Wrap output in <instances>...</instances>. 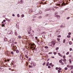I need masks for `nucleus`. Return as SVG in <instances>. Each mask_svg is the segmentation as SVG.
Segmentation results:
<instances>
[{
	"mask_svg": "<svg viewBox=\"0 0 73 73\" xmlns=\"http://www.w3.org/2000/svg\"><path fill=\"white\" fill-rule=\"evenodd\" d=\"M56 44V42L54 41H52L51 42H49L48 43V45L49 46H51L52 48H53L54 46V45Z\"/></svg>",
	"mask_w": 73,
	"mask_h": 73,
	"instance_id": "nucleus-1",
	"label": "nucleus"
},
{
	"mask_svg": "<svg viewBox=\"0 0 73 73\" xmlns=\"http://www.w3.org/2000/svg\"><path fill=\"white\" fill-rule=\"evenodd\" d=\"M31 29L30 28H29L27 29L28 34H31Z\"/></svg>",
	"mask_w": 73,
	"mask_h": 73,
	"instance_id": "nucleus-2",
	"label": "nucleus"
},
{
	"mask_svg": "<svg viewBox=\"0 0 73 73\" xmlns=\"http://www.w3.org/2000/svg\"><path fill=\"white\" fill-rule=\"evenodd\" d=\"M13 31H11L9 30L7 32V34H10V35H12V34H13Z\"/></svg>",
	"mask_w": 73,
	"mask_h": 73,
	"instance_id": "nucleus-3",
	"label": "nucleus"
},
{
	"mask_svg": "<svg viewBox=\"0 0 73 73\" xmlns=\"http://www.w3.org/2000/svg\"><path fill=\"white\" fill-rule=\"evenodd\" d=\"M55 17H57V18L58 19L60 18V15H58L55 14L54 15Z\"/></svg>",
	"mask_w": 73,
	"mask_h": 73,
	"instance_id": "nucleus-4",
	"label": "nucleus"
},
{
	"mask_svg": "<svg viewBox=\"0 0 73 73\" xmlns=\"http://www.w3.org/2000/svg\"><path fill=\"white\" fill-rule=\"evenodd\" d=\"M20 58L21 60H23V56L21 55H20Z\"/></svg>",
	"mask_w": 73,
	"mask_h": 73,
	"instance_id": "nucleus-5",
	"label": "nucleus"
},
{
	"mask_svg": "<svg viewBox=\"0 0 73 73\" xmlns=\"http://www.w3.org/2000/svg\"><path fill=\"white\" fill-rule=\"evenodd\" d=\"M66 4H68L67 3H66V4H65V3L64 2H63V3H62L61 4V5H62V6H63V5H66Z\"/></svg>",
	"mask_w": 73,
	"mask_h": 73,
	"instance_id": "nucleus-6",
	"label": "nucleus"
},
{
	"mask_svg": "<svg viewBox=\"0 0 73 73\" xmlns=\"http://www.w3.org/2000/svg\"><path fill=\"white\" fill-rule=\"evenodd\" d=\"M31 49H33H33H32V50H34V49H35V48H36V47H33V46H32L31 47Z\"/></svg>",
	"mask_w": 73,
	"mask_h": 73,
	"instance_id": "nucleus-7",
	"label": "nucleus"
},
{
	"mask_svg": "<svg viewBox=\"0 0 73 73\" xmlns=\"http://www.w3.org/2000/svg\"><path fill=\"white\" fill-rule=\"evenodd\" d=\"M51 9H50L47 8L46 9V11H51Z\"/></svg>",
	"mask_w": 73,
	"mask_h": 73,
	"instance_id": "nucleus-8",
	"label": "nucleus"
},
{
	"mask_svg": "<svg viewBox=\"0 0 73 73\" xmlns=\"http://www.w3.org/2000/svg\"><path fill=\"white\" fill-rule=\"evenodd\" d=\"M58 54L59 55V56H60V57H62V55L61 54V53H58Z\"/></svg>",
	"mask_w": 73,
	"mask_h": 73,
	"instance_id": "nucleus-9",
	"label": "nucleus"
},
{
	"mask_svg": "<svg viewBox=\"0 0 73 73\" xmlns=\"http://www.w3.org/2000/svg\"><path fill=\"white\" fill-rule=\"evenodd\" d=\"M60 33V32L58 31H57L56 32V35H59V34Z\"/></svg>",
	"mask_w": 73,
	"mask_h": 73,
	"instance_id": "nucleus-10",
	"label": "nucleus"
},
{
	"mask_svg": "<svg viewBox=\"0 0 73 73\" xmlns=\"http://www.w3.org/2000/svg\"><path fill=\"white\" fill-rule=\"evenodd\" d=\"M12 40H13V39L12 38L10 39V42H13V41Z\"/></svg>",
	"mask_w": 73,
	"mask_h": 73,
	"instance_id": "nucleus-11",
	"label": "nucleus"
},
{
	"mask_svg": "<svg viewBox=\"0 0 73 73\" xmlns=\"http://www.w3.org/2000/svg\"><path fill=\"white\" fill-rule=\"evenodd\" d=\"M40 29H43V30H45L46 29L45 28L42 27L40 28Z\"/></svg>",
	"mask_w": 73,
	"mask_h": 73,
	"instance_id": "nucleus-12",
	"label": "nucleus"
},
{
	"mask_svg": "<svg viewBox=\"0 0 73 73\" xmlns=\"http://www.w3.org/2000/svg\"><path fill=\"white\" fill-rule=\"evenodd\" d=\"M16 52L17 53H19V51L18 50H16Z\"/></svg>",
	"mask_w": 73,
	"mask_h": 73,
	"instance_id": "nucleus-13",
	"label": "nucleus"
},
{
	"mask_svg": "<svg viewBox=\"0 0 73 73\" xmlns=\"http://www.w3.org/2000/svg\"><path fill=\"white\" fill-rule=\"evenodd\" d=\"M17 27H18V29H19V25H17V24H16V28H17Z\"/></svg>",
	"mask_w": 73,
	"mask_h": 73,
	"instance_id": "nucleus-14",
	"label": "nucleus"
},
{
	"mask_svg": "<svg viewBox=\"0 0 73 73\" xmlns=\"http://www.w3.org/2000/svg\"><path fill=\"white\" fill-rule=\"evenodd\" d=\"M67 66L68 68H70V64H68Z\"/></svg>",
	"mask_w": 73,
	"mask_h": 73,
	"instance_id": "nucleus-15",
	"label": "nucleus"
},
{
	"mask_svg": "<svg viewBox=\"0 0 73 73\" xmlns=\"http://www.w3.org/2000/svg\"><path fill=\"white\" fill-rule=\"evenodd\" d=\"M45 32H42L41 33L42 35H43V34H45Z\"/></svg>",
	"mask_w": 73,
	"mask_h": 73,
	"instance_id": "nucleus-16",
	"label": "nucleus"
},
{
	"mask_svg": "<svg viewBox=\"0 0 73 73\" xmlns=\"http://www.w3.org/2000/svg\"><path fill=\"white\" fill-rule=\"evenodd\" d=\"M30 35L31 36H33V35H34V33H32Z\"/></svg>",
	"mask_w": 73,
	"mask_h": 73,
	"instance_id": "nucleus-17",
	"label": "nucleus"
},
{
	"mask_svg": "<svg viewBox=\"0 0 73 73\" xmlns=\"http://www.w3.org/2000/svg\"><path fill=\"white\" fill-rule=\"evenodd\" d=\"M18 38L20 39H21V36H18Z\"/></svg>",
	"mask_w": 73,
	"mask_h": 73,
	"instance_id": "nucleus-18",
	"label": "nucleus"
},
{
	"mask_svg": "<svg viewBox=\"0 0 73 73\" xmlns=\"http://www.w3.org/2000/svg\"><path fill=\"white\" fill-rule=\"evenodd\" d=\"M65 27V25H62L61 26H60V27L61 28H63V27Z\"/></svg>",
	"mask_w": 73,
	"mask_h": 73,
	"instance_id": "nucleus-19",
	"label": "nucleus"
},
{
	"mask_svg": "<svg viewBox=\"0 0 73 73\" xmlns=\"http://www.w3.org/2000/svg\"><path fill=\"white\" fill-rule=\"evenodd\" d=\"M6 54H9L10 53V52H6Z\"/></svg>",
	"mask_w": 73,
	"mask_h": 73,
	"instance_id": "nucleus-20",
	"label": "nucleus"
},
{
	"mask_svg": "<svg viewBox=\"0 0 73 73\" xmlns=\"http://www.w3.org/2000/svg\"><path fill=\"white\" fill-rule=\"evenodd\" d=\"M7 38H5L4 39V41H7Z\"/></svg>",
	"mask_w": 73,
	"mask_h": 73,
	"instance_id": "nucleus-21",
	"label": "nucleus"
},
{
	"mask_svg": "<svg viewBox=\"0 0 73 73\" xmlns=\"http://www.w3.org/2000/svg\"><path fill=\"white\" fill-rule=\"evenodd\" d=\"M69 44L70 45H71V44H72V42L71 41L69 42Z\"/></svg>",
	"mask_w": 73,
	"mask_h": 73,
	"instance_id": "nucleus-22",
	"label": "nucleus"
},
{
	"mask_svg": "<svg viewBox=\"0 0 73 73\" xmlns=\"http://www.w3.org/2000/svg\"><path fill=\"white\" fill-rule=\"evenodd\" d=\"M4 25H5V24H3L2 25V27H4Z\"/></svg>",
	"mask_w": 73,
	"mask_h": 73,
	"instance_id": "nucleus-23",
	"label": "nucleus"
},
{
	"mask_svg": "<svg viewBox=\"0 0 73 73\" xmlns=\"http://www.w3.org/2000/svg\"><path fill=\"white\" fill-rule=\"evenodd\" d=\"M24 17V14H22L21 15V17L23 18V17Z\"/></svg>",
	"mask_w": 73,
	"mask_h": 73,
	"instance_id": "nucleus-24",
	"label": "nucleus"
},
{
	"mask_svg": "<svg viewBox=\"0 0 73 73\" xmlns=\"http://www.w3.org/2000/svg\"><path fill=\"white\" fill-rule=\"evenodd\" d=\"M38 18H39V19H41V18H42V17L41 16H38Z\"/></svg>",
	"mask_w": 73,
	"mask_h": 73,
	"instance_id": "nucleus-25",
	"label": "nucleus"
},
{
	"mask_svg": "<svg viewBox=\"0 0 73 73\" xmlns=\"http://www.w3.org/2000/svg\"><path fill=\"white\" fill-rule=\"evenodd\" d=\"M69 54V52H67L66 53V55H68V54Z\"/></svg>",
	"mask_w": 73,
	"mask_h": 73,
	"instance_id": "nucleus-26",
	"label": "nucleus"
},
{
	"mask_svg": "<svg viewBox=\"0 0 73 73\" xmlns=\"http://www.w3.org/2000/svg\"><path fill=\"white\" fill-rule=\"evenodd\" d=\"M29 68H33V67L32 66H31V65H29Z\"/></svg>",
	"mask_w": 73,
	"mask_h": 73,
	"instance_id": "nucleus-27",
	"label": "nucleus"
},
{
	"mask_svg": "<svg viewBox=\"0 0 73 73\" xmlns=\"http://www.w3.org/2000/svg\"><path fill=\"white\" fill-rule=\"evenodd\" d=\"M69 61L70 63H72V60H71V59H69Z\"/></svg>",
	"mask_w": 73,
	"mask_h": 73,
	"instance_id": "nucleus-28",
	"label": "nucleus"
},
{
	"mask_svg": "<svg viewBox=\"0 0 73 73\" xmlns=\"http://www.w3.org/2000/svg\"><path fill=\"white\" fill-rule=\"evenodd\" d=\"M71 70H72V69H73V66L72 65L71 66Z\"/></svg>",
	"mask_w": 73,
	"mask_h": 73,
	"instance_id": "nucleus-29",
	"label": "nucleus"
},
{
	"mask_svg": "<svg viewBox=\"0 0 73 73\" xmlns=\"http://www.w3.org/2000/svg\"><path fill=\"white\" fill-rule=\"evenodd\" d=\"M58 49H59V48L58 47L56 48V50H57Z\"/></svg>",
	"mask_w": 73,
	"mask_h": 73,
	"instance_id": "nucleus-30",
	"label": "nucleus"
},
{
	"mask_svg": "<svg viewBox=\"0 0 73 73\" xmlns=\"http://www.w3.org/2000/svg\"><path fill=\"white\" fill-rule=\"evenodd\" d=\"M53 54H54L55 55H56V54H57V53L56 52H53Z\"/></svg>",
	"mask_w": 73,
	"mask_h": 73,
	"instance_id": "nucleus-31",
	"label": "nucleus"
},
{
	"mask_svg": "<svg viewBox=\"0 0 73 73\" xmlns=\"http://www.w3.org/2000/svg\"><path fill=\"white\" fill-rule=\"evenodd\" d=\"M67 37H68V38H70V35H68L67 36Z\"/></svg>",
	"mask_w": 73,
	"mask_h": 73,
	"instance_id": "nucleus-32",
	"label": "nucleus"
},
{
	"mask_svg": "<svg viewBox=\"0 0 73 73\" xmlns=\"http://www.w3.org/2000/svg\"><path fill=\"white\" fill-rule=\"evenodd\" d=\"M17 17H20V15H19V14H18L17 15Z\"/></svg>",
	"mask_w": 73,
	"mask_h": 73,
	"instance_id": "nucleus-33",
	"label": "nucleus"
},
{
	"mask_svg": "<svg viewBox=\"0 0 73 73\" xmlns=\"http://www.w3.org/2000/svg\"><path fill=\"white\" fill-rule=\"evenodd\" d=\"M45 48H46V49H48V46H45Z\"/></svg>",
	"mask_w": 73,
	"mask_h": 73,
	"instance_id": "nucleus-34",
	"label": "nucleus"
},
{
	"mask_svg": "<svg viewBox=\"0 0 73 73\" xmlns=\"http://www.w3.org/2000/svg\"><path fill=\"white\" fill-rule=\"evenodd\" d=\"M65 41H66L64 39L63 41V43H65Z\"/></svg>",
	"mask_w": 73,
	"mask_h": 73,
	"instance_id": "nucleus-35",
	"label": "nucleus"
},
{
	"mask_svg": "<svg viewBox=\"0 0 73 73\" xmlns=\"http://www.w3.org/2000/svg\"><path fill=\"white\" fill-rule=\"evenodd\" d=\"M66 59H64L63 60V61L64 62V61H66Z\"/></svg>",
	"mask_w": 73,
	"mask_h": 73,
	"instance_id": "nucleus-36",
	"label": "nucleus"
},
{
	"mask_svg": "<svg viewBox=\"0 0 73 73\" xmlns=\"http://www.w3.org/2000/svg\"><path fill=\"white\" fill-rule=\"evenodd\" d=\"M35 38L36 39V40H37L38 38H37V36H36L35 37Z\"/></svg>",
	"mask_w": 73,
	"mask_h": 73,
	"instance_id": "nucleus-37",
	"label": "nucleus"
},
{
	"mask_svg": "<svg viewBox=\"0 0 73 73\" xmlns=\"http://www.w3.org/2000/svg\"><path fill=\"white\" fill-rule=\"evenodd\" d=\"M58 69H59V70H61V69H62V68H61L59 67L58 68Z\"/></svg>",
	"mask_w": 73,
	"mask_h": 73,
	"instance_id": "nucleus-38",
	"label": "nucleus"
},
{
	"mask_svg": "<svg viewBox=\"0 0 73 73\" xmlns=\"http://www.w3.org/2000/svg\"><path fill=\"white\" fill-rule=\"evenodd\" d=\"M49 63V62H48V63L46 64V66H48V65H49V64H48Z\"/></svg>",
	"mask_w": 73,
	"mask_h": 73,
	"instance_id": "nucleus-39",
	"label": "nucleus"
},
{
	"mask_svg": "<svg viewBox=\"0 0 73 73\" xmlns=\"http://www.w3.org/2000/svg\"><path fill=\"white\" fill-rule=\"evenodd\" d=\"M25 57L26 58H28V56H27V55H25Z\"/></svg>",
	"mask_w": 73,
	"mask_h": 73,
	"instance_id": "nucleus-40",
	"label": "nucleus"
},
{
	"mask_svg": "<svg viewBox=\"0 0 73 73\" xmlns=\"http://www.w3.org/2000/svg\"><path fill=\"white\" fill-rule=\"evenodd\" d=\"M37 31L38 32H40V29H37Z\"/></svg>",
	"mask_w": 73,
	"mask_h": 73,
	"instance_id": "nucleus-41",
	"label": "nucleus"
},
{
	"mask_svg": "<svg viewBox=\"0 0 73 73\" xmlns=\"http://www.w3.org/2000/svg\"><path fill=\"white\" fill-rule=\"evenodd\" d=\"M53 53L52 52H50L48 53L49 54H52Z\"/></svg>",
	"mask_w": 73,
	"mask_h": 73,
	"instance_id": "nucleus-42",
	"label": "nucleus"
},
{
	"mask_svg": "<svg viewBox=\"0 0 73 73\" xmlns=\"http://www.w3.org/2000/svg\"><path fill=\"white\" fill-rule=\"evenodd\" d=\"M65 70H67L68 69V68H67V67H65L64 68Z\"/></svg>",
	"mask_w": 73,
	"mask_h": 73,
	"instance_id": "nucleus-43",
	"label": "nucleus"
},
{
	"mask_svg": "<svg viewBox=\"0 0 73 73\" xmlns=\"http://www.w3.org/2000/svg\"><path fill=\"white\" fill-rule=\"evenodd\" d=\"M72 48H70V51H72Z\"/></svg>",
	"mask_w": 73,
	"mask_h": 73,
	"instance_id": "nucleus-44",
	"label": "nucleus"
},
{
	"mask_svg": "<svg viewBox=\"0 0 73 73\" xmlns=\"http://www.w3.org/2000/svg\"><path fill=\"white\" fill-rule=\"evenodd\" d=\"M59 62L60 63H61L62 62V60H59Z\"/></svg>",
	"mask_w": 73,
	"mask_h": 73,
	"instance_id": "nucleus-45",
	"label": "nucleus"
},
{
	"mask_svg": "<svg viewBox=\"0 0 73 73\" xmlns=\"http://www.w3.org/2000/svg\"><path fill=\"white\" fill-rule=\"evenodd\" d=\"M11 54H14L13 52V51H11Z\"/></svg>",
	"mask_w": 73,
	"mask_h": 73,
	"instance_id": "nucleus-46",
	"label": "nucleus"
},
{
	"mask_svg": "<svg viewBox=\"0 0 73 73\" xmlns=\"http://www.w3.org/2000/svg\"><path fill=\"white\" fill-rule=\"evenodd\" d=\"M56 70H58V67H56Z\"/></svg>",
	"mask_w": 73,
	"mask_h": 73,
	"instance_id": "nucleus-47",
	"label": "nucleus"
},
{
	"mask_svg": "<svg viewBox=\"0 0 73 73\" xmlns=\"http://www.w3.org/2000/svg\"><path fill=\"white\" fill-rule=\"evenodd\" d=\"M69 19H70V17H68L67 18V20H69Z\"/></svg>",
	"mask_w": 73,
	"mask_h": 73,
	"instance_id": "nucleus-48",
	"label": "nucleus"
},
{
	"mask_svg": "<svg viewBox=\"0 0 73 73\" xmlns=\"http://www.w3.org/2000/svg\"><path fill=\"white\" fill-rule=\"evenodd\" d=\"M66 57H65V56H64L63 57V58H65Z\"/></svg>",
	"mask_w": 73,
	"mask_h": 73,
	"instance_id": "nucleus-49",
	"label": "nucleus"
},
{
	"mask_svg": "<svg viewBox=\"0 0 73 73\" xmlns=\"http://www.w3.org/2000/svg\"><path fill=\"white\" fill-rule=\"evenodd\" d=\"M60 72H61V71H60V70H58V73H60Z\"/></svg>",
	"mask_w": 73,
	"mask_h": 73,
	"instance_id": "nucleus-50",
	"label": "nucleus"
},
{
	"mask_svg": "<svg viewBox=\"0 0 73 73\" xmlns=\"http://www.w3.org/2000/svg\"><path fill=\"white\" fill-rule=\"evenodd\" d=\"M61 35H59L58 36V37H60Z\"/></svg>",
	"mask_w": 73,
	"mask_h": 73,
	"instance_id": "nucleus-51",
	"label": "nucleus"
},
{
	"mask_svg": "<svg viewBox=\"0 0 73 73\" xmlns=\"http://www.w3.org/2000/svg\"><path fill=\"white\" fill-rule=\"evenodd\" d=\"M61 65H64V62H61Z\"/></svg>",
	"mask_w": 73,
	"mask_h": 73,
	"instance_id": "nucleus-52",
	"label": "nucleus"
},
{
	"mask_svg": "<svg viewBox=\"0 0 73 73\" xmlns=\"http://www.w3.org/2000/svg\"><path fill=\"white\" fill-rule=\"evenodd\" d=\"M68 9H69V8L65 9H64V10H65V11H66V10H68Z\"/></svg>",
	"mask_w": 73,
	"mask_h": 73,
	"instance_id": "nucleus-53",
	"label": "nucleus"
},
{
	"mask_svg": "<svg viewBox=\"0 0 73 73\" xmlns=\"http://www.w3.org/2000/svg\"><path fill=\"white\" fill-rule=\"evenodd\" d=\"M58 41H60V39L59 38H57Z\"/></svg>",
	"mask_w": 73,
	"mask_h": 73,
	"instance_id": "nucleus-54",
	"label": "nucleus"
},
{
	"mask_svg": "<svg viewBox=\"0 0 73 73\" xmlns=\"http://www.w3.org/2000/svg\"><path fill=\"white\" fill-rule=\"evenodd\" d=\"M12 16H13V17H15V14H13L12 15Z\"/></svg>",
	"mask_w": 73,
	"mask_h": 73,
	"instance_id": "nucleus-55",
	"label": "nucleus"
},
{
	"mask_svg": "<svg viewBox=\"0 0 73 73\" xmlns=\"http://www.w3.org/2000/svg\"><path fill=\"white\" fill-rule=\"evenodd\" d=\"M68 34L69 35H71V33H69Z\"/></svg>",
	"mask_w": 73,
	"mask_h": 73,
	"instance_id": "nucleus-56",
	"label": "nucleus"
},
{
	"mask_svg": "<svg viewBox=\"0 0 73 73\" xmlns=\"http://www.w3.org/2000/svg\"><path fill=\"white\" fill-rule=\"evenodd\" d=\"M56 5H58V6H59V5H60V4H57Z\"/></svg>",
	"mask_w": 73,
	"mask_h": 73,
	"instance_id": "nucleus-57",
	"label": "nucleus"
},
{
	"mask_svg": "<svg viewBox=\"0 0 73 73\" xmlns=\"http://www.w3.org/2000/svg\"><path fill=\"white\" fill-rule=\"evenodd\" d=\"M52 65V63H50L49 64V65H50V66Z\"/></svg>",
	"mask_w": 73,
	"mask_h": 73,
	"instance_id": "nucleus-58",
	"label": "nucleus"
},
{
	"mask_svg": "<svg viewBox=\"0 0 73 73\" xmlns=\"http://www.w3.org/2000/svg\"><path fill=\"white\" fill-rule=\"evenodd\" d=\"M46 63L45 62H44L43 64V65L44 66L45 65V64Z\"/></svg>",
	"mask_w": 73,
	"mask_h": 73,
	"instance_id": "nucleus-59",
	"label": "nucleus"
},
{
	"mask_svg": "<svg viewBox=\"0 0 73 73\" xmlns=\"http://www.w3.org/2000/svg\"><path fill=\"white\" fill-rule=\"evenodd\" d=\"M51 67L50 66H48V68H50Z\"/></svg>",
	"mask_w": 73,
	"mask_h": 73,
	"instance_id": "nucleus-60",
	"label": "nucleus"
},
{
	"mask_svg": "<svg viewBox=\"0 0 73 73\" xmlns=\"http://www.w3.org/2000/svg\"><path fill=\"white\" fill-rule=\"evenodd\" d=\"M39 13H40V14H41V13H42V12L40 11Z\"/></svg>",
	"mask_w": 73,
	"mask_h": 73,
	"instance_id": "nucleus-61",
	"label": "nucleus"
},
{
	"mask_svg": "<svg viewBox=\"0 0 73 73\" xmlns=\"http://www.w3.org/2000/svg\"><path fill=\"white\" fill-rule=\"evenodd\" d=\"M15 35H16V36L17 35V33H15Z\"/></svg>",
	"mask_w": 73,
	"mask_h": 73,
	"instance_id": "nucleus-62",
	"label": "nucleus"
},
{
	"mask_svg": "<svg viewBox=\"0 0 73 73\" xmlns=\"http://www.w3.org/2000/svg\"><path fill=\"white\" fill-rule=\"evenodd\" d=\"M21 3H23V0H22L21 1Z\"/></svg>",
	"mask_w": 73,
	"mask_h": 73,
	"instance_id": "nucleus-63",
	"label": "nucleus"
},
{
	"mask_svg": "<svg viewBox=\"0 0 73 73\" xmlns=\"http://www.w3.org/2000/svg\"><path fill=\"white\" fill-rule=\"evenodd\" d=\"M5 21H6L5 20H3V22H5Z\"/></svg>",
	"mask_w": 73,
	"mask_h": 73,
	"instance_id": "nucleus-64",
	"label": "nucleus"
}]
</instances>
